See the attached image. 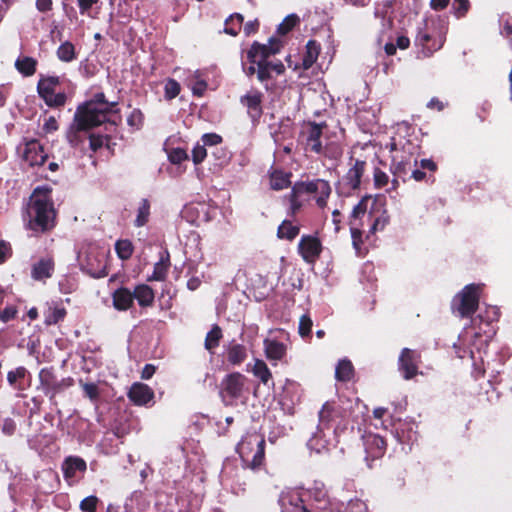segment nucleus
I'll use <instances>...</instances> for the list:
<instances>
[{
	"label": "nucleus",
	"mask_w": 512,
	"mask_h": 512,
	"mask_svg": "<svg viewBox=\"0 0 512 512\" xmlns=\"http://www.w3.org/2000/svg\"><path fill=\"white\" fill-rule=\"evenodd\" d=\"M117 102H108L104 93H97L94 97L80 105L74 115V122L67 132V140L73 147H78L84 142L82 132L92 127L101 125L109 119Z\"/></svg>",
	"instance_id": "f257e3e1"
},
{
	"label": "nucleus",
	"mask_w": 512,
	"mask_h": 512,
	"mask_svg": "<svg viewBox=\"0 0 512 512\" xmlns=\"http://www.w3.org/2000/svg\"><path fill=\"white\" fill-rule=\"evenodd\" d=\"M281 47V42L272 37L267 45L254 42L247 51L249 62L257 65V79L264 85L266 90L271 88L274 75H281L285 71V66L281 61H268V58L271 55L277 54Z\"/></svg>",
	"instance_id": "f03ea898"
},
{
	"label": "nucleus",
	"mask_w": 512,
	"mask_h": 512,
	"mask_svg": "<svg viewBox=\"0 0 512 512\" xmlns=\"http://www.w3.org/2000/svg\"><path fill=\"white\" fill-rule=\"evenodd\" d=\"M279 504L282 512H332L323 489L283 492Z\"/></svg>",
	"instance_id": "7ed1b4c3"
},
{
	"label": "nucleus",
	"mask_w": 512,
	"mask_h": 512,
	"mask_svg": "<svg viewBox=\"0 0 512 512\" xmlns=\"http://www.w3.org/2000/svg\"><path fill=\"white\" fill-rule=\"evenodd\" d=\"M27 228L34 232H46L55 225V210L46 191L36 188L27 207Z\"/></svg>",
	"instance_id": "20e7f679"
},
{
	"label": "nucleus",
	"mask_w": 512,
	"mask_h": 512,
	"mask_svg": "<svg viewBox=\"0 0 512 512\" xmlns=\"http://www.w3.org/2000/svg\"><path fill=\"white\" fill-rule=\"evenodd\" d=\"M319 429L337 435L347 426V412L336 402L327 401L319 411Z\"/></svg>",
	"instance_id": "39448f33"
},
{
	"label": "nucleus",
	"mask_w": 512,
	"mask_h": 512,
	"mask_svg": "<svg viewBox=\"0 0 512 512\" xmlns=\"http://www.w3.org/2000/svg\"><path fill=\"white\" fill-rule=\"evenodd\" d=\"M482 285L468 284L452 301V310L460 317H470L478 308Z\"/></svg>",
	"instance_id": "423d86ee"
},
{
	"label": "nucleus",
	"mask_w": 512,
	"mask_h": 512,
	"mask_svg": "<svg viewBox=\"0 0 512 512\" xmlns=\"http://www.w3.org/2000/svg\"><path fill=\"white\" fill-rule=\"evenodd\" d=\"M240 457L248 461L252 454L251 467L258 468L265 457V440L258 434L253 433L244 437L237 445Z\"/></svg>",
	"instance_id": "0eeeda50"
},
{
	"label": "nucleus",
	"mask_w": 512,
	"mask_h": 512,
	"mask_svg": "<svg viewBox=\"0 0 512 512\" xmlns=\"http://www.w3.org/2000/svg\"><path fill=\"white\" fill-rule=\"evenodd\" d=\"M79 260L82 271L91 277L99 279L108 275L106 254L99 248L89 247L85 251L84 257L79 256Z\"/></svg>",
	"instance_id": "6e6552de"
},
{
	"label": "nucleus",
	"mask_w": 512,
	"mask_h": 512,
	"mask_svg": "<svg viewBox=\"0 0 512 512\" xmlns=\"http://www.w3.org/2000/svg\"><path fill=\"white\" fill-rule=\"evenodd\" d=\"M40 389L54 402L56 395L73 385L70 377L58 379L52 368H42L39 372Z\"/></svg>",
	"instance_id": "1a4fd4ad"
},
{
	"label": "nucleus",
	"mask_w": 512,
	"mask_h": 512,
	"mask_svg": "<svg viewBox=\"0 0 512 512\" xmlns=\"http://www.w3.org/2000/svg\"><path fill=\"white\" fill-rule=\"evenodd\" d=\"M331 132L332 130L324 122H307L301 132L302 136L305 139L306 149L315 154L322 152L323 150L321 138L324 137L325 140L327 138H330Z\"/></svg>",
	"instance_id": "9d476101"
},
{
	"label": "nucleus",
	"mask_w": 512,
	"mask_h": 512,
	"mask_svg": "<svg viewBox=\"0 0 512 512\" xmlns=\"http://www.w3.org/2000/svg\"><path fill=\"white\" fill-rule=\"evenodd\" d=\"M366 165L365 161L356 159L347 173L338 182L336 187L337 192L341 195L348 196L353 191L359 189Z\"/></svg>",
	"instance_id": "9b49d317"
},
{
	"label": "nucleus",
	"mask_w": 512,
	"mask_h": 512,
	"mask_svg": "<svg viewBox=\"0 0 512 512\" xmlns=\"http://www.w3.org/2000/svg\"><path fill=\"white\" fill-rule=\"evenodd\" d=\"M499 317V309L495 306H488L484 312L479 313L478 316L472 320L473 327L478 329V331L475 332V337L478 338L484 334L485 345H487L488 339L495 335V330L491 324L497 321Z\"/></svg>",
	"instance_id": "f8f14e48"
},
{
	"label": "nucleus",
	"mask_w": 512,
	"mask_h": 512,
	"mask_svg": "<svg viewBox=\"0 0 512 512\" xmlns=\"http://www.w3.org/2000/svg\"><path fill=\"white\" fill-rule=\"evenodd\" d=\"M64 479L69 485L77 483L85 474L87 464L79 456H68L64 459L61 466Z\"/></svg>",
	"instance_id": "ddd939ff"
},
{
	"label": "nucleus",
	"mask_w": 512,
	"mask_h": 512,
	"mask_svg": "<svg viewBox=\"0 0 512 512\" xmlns=\"http://www.w3.org/2000/svg\"><path fill=\"white\" fill-rule=\"evenodd\" d=\"M363 441L366 453L365 460L367 462V466L372 468L373 462L380 459L385 454L386 441L380 435L372 433L366 434L363 437Z\"/></svg>",
	"instance_id": "4468645a"
},
{
	"label": "nucleus",
	"mask_w": 512,
	"mask_h": 512,
	"mask_svg": "<svg viewBox=\"0 0 512 512\" xmlns=\"http://www.w3.org/2000/svg\"><path fill=\"white\" fill-rule=\"evenodd\" d=\"M300 187H302L304 193L314 195L318 207L324 208L327 205V200L331 194V186L328 181L314 179L309 182H301Z\"/></svg>",
	"instance_id": "2eb2a0df"
},
{
	"label": "nucleus",
	"mask_w": 512,
	"mask_h": 512,
	"mask_svg": "<svg viewBox=\"0 0 512 512\" xmlns=\"http://www.w3.org/2000/svg\"><path fill=\"white\" fill-rule=\"evenodd\" d=\"M417 163V158L411 153L407 157L398 155L393 156L391 169L394 175V179L392 180V186L394 189L399 185L398 179L405 181L412 168L417 166Z\"/></svg>",
	"instance_id": "dca6fc26"
},
{
	"label": "nucleus",
	"mask_w": 512,
	"mask_h": 512,
	"mask_svg": "<svg viewBox=\"0 0 512 512\" xmlns=\"http://www.w3.org/2000/svg\"><path fill=\"white\" fill-rule=\"evenodd\" d=\"M322 244L317 236L303 235L298 243V252L305 262L314 263L320 256Z\"/></svg>",
	"instance_id": "f3484780"
},
{
	"label": "nucleus",
	"mask_w": 512,
	"mask_h": 512,
	"mask_svg": "<svg viewBox=\"0 0 512 512\" xmlns=\"http://www.w3.org/2000/svg\"><path fill=\"white\" fill-rule=\"evenodd\" d=\"M344 137V130L342 128H334L330 133V138L325 140L322 144V152L317 153L331 160H338L343 154L342 139Z\"/></svg>",
	"instance_id": "a211bd4d"
},
{
	"label": "nucleus",
	"mask_w": 512,
	"mask_h": 512,
	"mask_svg": "<svg viewBox=\"0 0 512 512\" xmlns=\"http://www.w3.org/2000/svg\"><path fill=\"white\" fill-rule=\"evenodd\" d=\"M420 355L417 351L404 348L399 357V370L403 377L408 380L418 373Z\"/></svg>",
	"instance_id": "6ab92c4d"
},
{
	"label": "nucleus",
	"mask_w": 512,
	"mask_h": 512,
	"mask_svg": "<svg viewBox=\"0 0 512 512\" xmlns=\"http://www.w3.org/2000/svg\"><path fill=\"white\" fill-rule=\"evenodd\" d=\"M22 156L30 166H41L48 158L43 146L36 139L29 140L24 144Z\"/></svg>",
	"instance_id": "aec40b11"
},
{
	"label": "nucleus",
	"mask_w": 512,
	"mask_h": 512,
	"mask_svg": "<svg viewBox=\"0 0 512 512\" xmlns=\"http://www.w3.org/2000/svg\"><path fill=\"white\" fill-rule=\"evenodd\" d=\"M245 382L246 377L243 374L239 372L231 373L222 381L223 393L233 399H237L242 395Z\"/></svg>",
	"instance_id": "412c9836"
},
{
	"label": "nucleus",
	"mask_w": 512,
	"mask_h": 512,
	"mask_svg": "<svg viewBox=\"0 0 512 512\" xmlns=\"http://www.w3.org/2000/svg\"><path fill=\"white\" fill-rule=\"evenodd\" d=\"M54 269V259L51 256L42 257L32 265L31 277L35 281L45 282L52 277Z\"/></svg>",
	"instance_id": "4be33fe9"
},
{
	"label": "nucleus",
	"mask_w": 512,
	"mask_h": 512,
	"mask_svg": "<svg viewBox=\"0 0 512 512\" xmlns=\"http://www.w3.org/2000/svg\"><path fill=\"white\" fill-rule=\"evenodd\" d=\"M240 102L247 108V112L253 121H257L262 115V93L251 90L241 97Z\"/></svg>",
	"instance_id": "5701e85b"
},
{
	"label": "nucleus",
	"mask_w": 512,
	"mask_h": 512,
	"mask_svg": "<svg viewBox=\"0 0 512 512\" xmlns=\"http://www.w3.org/2000/svg\"><path fill=\"white\" fill-rule=\"evenodd\" d=\"M128 397L135 405L142 406L153 401L154 392L148 385L138 382L131 386Z\"/></svg>",
	"instance_id": "b1692460"
},
{
	"label": "nucleus",
	"mask_w": 512,
	"mask_h": 512,
	"mask_svg": "<svg viewBox=\"0 0 512 512\" xmlns=\"http://www.w3.org/2000/svg\"><path fill=\"white\" fill-rule=\"evenodd\" d=\"M113 305L119 311L128 310L134 302L133 292L126 287L116 289L112 294Z\"/></svg>",
	"instance_id": "393cba45"
},
{
	"label": "nucleus",
	"mask_w": 512,
	"mask_h": 512,
	"mask_svg": "<svg viewBox=\"0 0 512 512\" xmlns=\"http://www.w3.org/2000/svg\"><path fill=\"white\" fill-rule=\"evenodd\" d=\"M132 292L134 300H137L140 307L146 308L153 305L155 294L149 285L139 284Z\"/></svg>",
	"instance_id": "a878e982"
},
{
	"label": "nucleus",
	"mask_w": 512,
	"mask_h": 512,
	"mask_svg": "<svg viewBox=\"0 0 512 512\" xmlns=\"http://www.w3.org/2000/svg\"><path fill=\"white\" fill-rule=\"evenodd\" d=\"M330 433L325 430L320 431L319 426H317V431L312 435V437L308 440L307 446L310 450H314L317 453L326 450L329 442H330Z\"/></svg>",
	"instance_id": "bb28decb"
},
{
	"label": "nucleus",
	"mask_w": 512,
	"mask_h": 512,
	"mask_svg": "<svg viewBox=\"0 0 512 512\" xmlns=\"http://www.w3.org/2000/svg\"><path fill=\"white\" fill-rule=\"evenodd\" d=\"M227 361L232 365H240L247 358V349L244 345L232 341L227 347Z\"/></svg>",
	"instance_id": "cd10ccee"
},
{
	"label": "nucleus",
	"mask_w": 512,
	"mask_h": 512,
	"mask_svg": "<svg viewBox=\"0 0 512 512\" xmlns=\"http://www.w3.org/2000/svg\"><path fill=\"white\" fill-rule=\"evenodd\" d=\"M444 40L443 35H438L437 38H433L427 31L422 30L418 32L416 37V41L431 52L440 49L443 46Z\"/></svg>",
	"instance_id": "c85d7f7f"
},
{
	"label": "nucleus",
	"mask_w": 512,
	"mask_h": 512,
	"mask_svg": "<svg viewBox=\"0 0 512 512\" xmlns=\"http://www.w3.org/2000/svg\"><path fill=\"white\" fill-rule=\"evenodd\" d=\"M27 377H30V373L28 370L19 366L14 370H11L7 374V381L10 386H12L16 390H24L25 389V380Z\"/></svg>",
	"instance_id": "c756f323"
},
{
	"label": "nucleus",
	"mask_w": 512,
	"mask_h": 512,
	"mask_svg": "<svg viewBox=\"0 0 512 512\" xmlns=\"http://www.w3.org/2000/svg\"><path fill=\"white\" fill-rule=\"evenodd\" d=\"M60 84V77L40 75L37 83V92L40 97L50 95L56 92L57 86Z\"/></svg>",
	"instance_id": "7c9ffc66"
},
{
	"label": "nucleus",
	"mask_w": 512,
	"mask_h": 512,
	"mask_svg": "<svg viewBox=\"0 0 512 512\" xmlns=\"http://www.w3.org/2000/svg\"><path fill=\"white\" fill-rule=\"evenodd\" d=\"M264 349L266 357L269 360H281L286 354V346L283 343L276 340L265 339Z\"/></svg>",
	"instance_id": "2f4dec72"
},
{
	"label": "nucleus",
	"mask_w": 512,
	"mask_h": 512,
	"mask_svg": "<svg viewBox=\"0 0 512 512\" xmlns=\"http://www.w3.org/2000/svg\"><path fill=\"white\" fill-rule=\"evenodd\" d=\"M320 52V45L314 41L309 40L306 44L305 53L302 56L303 69L307 70L316 62Z\"/></svg>",
	"instance_id": "473e14b6"
},
{
	"label": "nucleus",
	"mask_w": 512,
	"mask_h": 512,
	"mask_svg": "<svg viewBox=\"0 0 512 512\" xmlns=\"http://www.w3.org/2000/svg\"><path fill=\"white\" fill-rule=\"evenodd\" d=\"M223 337L222 329L214 324L210 331L206 334L204 347L210 354H214L215 349L219 346Z\"/></svg>",
	"instance_id": "72a5a7b5"
},
{
	"label": "nucleus",
	"mask_w": 512,
	"mask_h": 512,
	"mask_svg": "<svg viewBox=\"0 0 512 512\" xmlns=\"http://www.w3.org/2000/svg\"><path fill=\"white\" fill-rule=\"evenodd\" d=\"M291 173L281 170H274L270 174V187L273 190H283L290 186Z\"/></svg>",
	"instance_id": "f704fd0d"
},
{
	"label": "nucleus",
	"mask_w": 512,
	"mask_h": 512,
	"mask_svg": "<svg viewBox=\"0 0 512 512\" xmlns=\"http://www.w3.org/2000/svg\"><path fill=\"white\" fill-rule=\"evenodd\" d=\"M57 58L61 62L70 63L77 59L75 46L70 41L63 42L56 50Z\"/></svg>",
	"instance_id": "c9c22d12"
},
{
	"label": "nucleus",
	"mask_w": 512,
	"mask_h": 512,
	"mask_svg": "<svg viewBox=\"0 0 512 512\" xmlns=\"http://www.w3.org/2000/svg\"><path fill=\"white\" fill-rule=\"evenodd\" d=\"M354 375V367L350 360L342 359L338 362L335 369V377L338 381L347 382Z\"/></svg>",
	"instance_id": "e433bc0d"
},
{
	"label": "nucleus",
	"mask_w": 512,
	"mask_h": 512,
	"mask_svg": "<svg viewBox=\"0 0 512 512\" xmlns=\"http://www.w3.org/2000/svg\"><path fill=\"white\" fill-rule=\"evenodd\" d=\"M36 66L37 60L28 56L19 57L15 61L16 69L26 77L32 76L36 72Z\"/></svg>",
	"instance_id": "4c0bfd02"
},
{
	"label": "nucleus",
	"mask_w": 512,
	"mask_h": 512,
	"mask_svg": "<svg viewBox=\"0 0 512 512\" xmlns=\"http://www.w3.org/2000/svg\"><path fill=\"white\" fill-rule=\"evenodd\" d=\"M244 17L240 13H234L229 16V18L225 21L224 32L231 35L236 36L241 30L243 24Z\"/></svg>",
	"instance_id": "58836bf2"
},
{
	"label": "nucleus",
	"mask_w": 512,
	"mask_h": 512,
	"mask_svg": "<svg viewBox=\"0 0 512 512\" xmlns=\"http://www.w3.org/2000/svg\"><path fill=\"white\" fill-rule=\"evenodd\" d=\"M252 372L263 384L267 385L272 379V374L263 360L256 359Z\"/></svg>",
	"instance_id": "ea45409f"
},
{
	"label": "nucleus",
	"mask_w": 512,
	"mask_h": 512,
	"mask_svg": "<svg viewBox=\"0 0 512 512\" xmlns=\"http://www.w3.org/2000/svg\"><path fill=\"white\" fill-rule=\"evenodd\" d=\"M299 227L292 222L284 220L278 227L277 235L281 239L293 240L299 234Z\"/></svg>",
	"instance_id": "a19ab883"
},
{
	"label": "nucleus",
	"mask_w": 512,
	"mask_h": 512,
	"mask_svg": "<svg viewBox=\"0 0 512 512\" xmlns=\"http://www.w3.org/2000/svg\"><path fill=\"white\" fill-rule=\"evenodd\" d=\"M66 316L65 308L61 306H53L49 307L45 312V323L47 325L57 324L59 321H62Z\"/></svg>",
	"instance_id": "79ce46f5"
},
{
	"label": "nucleus",
	"mask_w": 512,
	"mask_h": 512,
	"mask_svg": "<svg viewBox=\"0 0 512 512\" xmlns=\"http://www.w3.org/2000/svg\"><path fill=\"white\" fill-rule=\"evenodd\" d=\"M150 216V203L147 199H142L137 210L135 226L142 227L147 224Z\"/></svg>",
	"instance_id": "37998d69"
},
{
	"label": "nucleus",
	"mask_w": 512,
	"mask_h": 512,
	"mask_svg": "<svg viewBox=\"0 0 512 512\" xmlns=\"http://www.w3.org/2000/svg\"><path fill=\"white\" fill-rule=\"evenodd\" d=\"M45 104L51 108H60L66 104L67 95L65 92H55L41 97Z\"/></svg>",
	"instance_id": "c03bdc74"
},
{
	"label": "nucleus",
	"mask_w": 512,
	"mask_h": 512,
	"mask_svg": "<svg viewBox=\"0 0 512 512\" xmlns=\"http://www.w3.org/2000/svg\"><path fill=\"white\" fill-rule=\"evenodd\" d=\"M115 250L120 259L127 260L133 253V245L129 240H118L115 244Z\"/></svg>",
	"instance_id": "a18cd8bd"
},
{
	"label": "nucleus",
	"mask_w": 512,
	"mask_h": 512,
	"mask_svg": "<svg viewBox=\"0 0 512 512\" xmlns=\"http://www.w3.org/2000/svg\"><path fill=\"white\" fill-rule=\"evenodd\" d=\"M144 115L140 109H133L130 115L127 117V124L133 130H139L143 126Z\"/></svg>",
	"instance_id": "49530a36"
},
{
	"label": "nucleus",
	"mask_w": 512,
	"mask_h": 512,
	"mask_svg": "<svg viewBox=\"0 0 512 512\" xmlns=\"http://www.w3.org/2000/svg\"><path fill=\"white\" fill-rule=\"evenodd\" d=\"M299 22V17L295 14L288 15L282 23L278 25L277 31L281 35L287 34Z\"/></svg>",
	"instance_id": "de8ad7c7"
},
{
	"label": "nucleus",
	"mask_w": 512,
	"mask_h": 512,
	"mask_svg": "<svg viewBox=\"0 0 512 512\" xmlns=\"http://www.w3.org/2000/svg\"><path fill=\"white\" fill-rule=\"evenodd\" d=\"M313 321L309 314H304L299 320V334L301 337H310L312 331Z\"/></svg>",
	"instance_id": "09e8293b"
},
{
	"label": "nucleus",
	"mask_w": 512,
	"mask_h": 512,
	"mask_svg": "<svg viewBox=\"0 0 512 512\" xmlns=\"http://www.w3.org/2000/svg\"><path fill=\"white\" fill-rule=\"evenodd\" d=\"M80 385L83 389L85 397L89 398L94 403L99 400V388L95 383H83L80 381Z\"/></svg>",
	"instance_id": "8fccbe9b"
},
{
	"label": "nucleus",
	"mask_w": 512,
	"mask_h": 512,
	"mask_svg": "<svg viewBox=\"0 0 512 512\" xmlns=\"http://www.w3.org/2000/svg\"><path fill=\"white\" fill-rule=\"evenodd\" d=\"M357 224L353 221L350 222V230H351V237H352V244L354 249L356 250V253L358 255H361V244H362V232L360 229H358Z\"/></svg>",
	"instance_id": "3c124183"
},
{
	"label": "nucleus",
	"mask_w": 512,
	"mask_h": 512,
	"mask_svg": "<svg viewBox=\"0 0 512 512\" xmlns=\"http://www.w3.org/2000/svg\"><path fill=\"white\" fill-rule=\"evenodd\" d=\"M470 9L469 0H454L452 3V10L457 18L464 17Z\"/></svg>",
	"instance_id": "603ef678"
},
{
	"label": "nucleus",
	"mask_w": 512,
	"mask_h": 512,
	"mask_svg": "<svg viewBox=\"0 0 512 512\" xmlns=\"http://www.w3.org/2000/svg\"><path fill=\"white\" fill-rule=\"evenodd\" d=\"M165 98L171 100L180 93V84L174 79H168L165 84Z\"/></svg>",
	"instance_id": "864d4df0"
},
{
	"label": "nucleus",
	"mask_w": 512,
	"mask_h": 512,
	"mask_svg": "<svg viewBox=\"0 0 512 512\" xmlns=\"http://www.w3.org/2000/svg\"><path fill=\"white\" fill-rule=\"evenodd\" d=\"M98 503L99 499L94 495H90L80 502L79 507L83 512H96Z\"/></svg>",
	"instance_id": "5fc2aeb1"
},
{
	"label": "nucleus",
	"mask_w": 512,
	"mask_h": 512,
	"mask_svg": "<svg viewBox=\"0 0 512 512\" xmlns=\"http://www.w3.org/2000/svg\"><path fill=\"white\" fill-rule=\"evenodd\" d=\"M389 223V216L386 211H383L381 215L376 217L373 220V223L370 228V232L374 233L376 231H381L385 228V226Z\"/></svg>",
	"instance_id": "6e6d98bb"
},
{
	"label": "nucleus",
	"mask_w": 512,
	"mask_h": 512,
	"mask_svg": "<svg viewBox=\"0 0 512 512\" xmlns=\"http://www.w3.org/2000/svg\"><path fill=\"white\" fill-rule=\"evenodd\" d=\"M206 156V147L202 143L197 142L192 150V160L194 164H200L205 159Z\"/></svg>",
	"instance_id": "4d7b16f0"
},
{
	"label": "nucleus",
	"mask_w": 512,
	"mask_h": 512,
	"mask_svg": "<svg viewBox=\"0 0 512 512\" xmlns=\"http://www.w3.org/2000/svg\"><path fill=\"white\" fill-rule=\"evenodd\" d=\"M194 77H195L196 81L192 86L193 94L197 95V96H202L203 93L206 91L207 83L205 80L200 78L199 71L195 72Z\"/></svg>",
	"instance_id": "13d9d810"
},
{
	"label": "nucleus",
	"mask_w": 512,
	"mask_h": 512,
	"mask_svg": "<svg viewBox=\"0 0 512 512\" xmlns=\"http://www.w3.org/2000/svg\"><path fill=\"white\" fill-rule=\"evenodd\" d=\"M98 2L99 0H77L80 14L94 17L91 14V9L93 5L97 4Z\"/></svg>",
	"instance_id": "bf43d9fd"
},
{
	"label": "nucleus",
	"mask_w": 512,
	"mask_h": 512,
	"mask_svg": "<svg viewBox=\"0 0 512 512\" xmlns=\"http://www.w3.org/2000/svg\"><path fill=\"white\" fill-rule=\"evenodd\" d=\"M186 159H188V154L184 149L181 148L173 149L169 154V160L173 164H180Z\"/></svg>",
	"instance_id": "052dcab7"
},
{
	"label": "nucleus",
	"mask_w": 512,
	"mask_h": 512,
	"mask_svg": "<svg viewBox=\"0 0 512 512\" xmlns=\"http://www.w3.org/2000/svg\"><path fill=\"white\" fill-rule=\"evenodd\" d=\"M389 182V176L379 168L374 170V183L377 188L385 187Z\"/></svg>",
	"instance_id": "680f3d73"
},
{
	"label": "nucleus",
	"mask_w": 512,
	"mask_h": 512,
	"mask_svg": "<svg viewBox=\"0 0 512 512\" xmlns=\"http://www.w3.org/2000/svg\"><path fill=\"white\" fill-rule=\"evenodd\" d=\"M201 141L205 147L216 146L222 142V137L216 133H207L202 136Z\"/></svg>",
	"instance_id": "e2e57ef3"
},
{
	"label": "nucleus",
	"mask_w": 512,
	"mask_h": 512,
	"mask_svg": "<svg viewBox=\"0 0 512 512\" xmlns=\"http://www.w3.org/2000/svg\"><path fill=\"white\" fill-rule=\"evenodd\" d=\"M17 315V309L13 305L6 306L4 309H0V320L8 322L14 319Z\"/></svg>",
	"instance_id": "0e129e2a"
},
{
	"label": "nucleus",
	"mask_w": 512,
	"mask_h": 512,
	"mask_svg": "<svg viewBox=\"0 0 512 512\" xmlns=\"http://www.w3.org/2000/svg\"><path fill=\"white\" fill-rule=\"evenodd\" d=\"M167 273V265L164 263L163 259L155 264L153 279L154 280H163Z\"/></svg>",
	"instance_id": "69168bd1"
},
{
	"label": "nucleus",
	"mask_w": 512,
	"mask_h": 512,
	"mask_svg": "<svg viewBox=\"0 0 512 512\" xmlns=\"http://www.w3.org/2000/svg\"><path fill=\"white\" fill-rule=\"evenodd\" d=\"M106 142V138L103 135L90 134L89 135V146L91 150L97 151Z\"/></svg>",
	"instance_id": "338daca9"
},
{
	"label": "nucleus",
	"mask_w": 512,
	"mask_h": 512,
	"mask_svg": "<svg viewBox=\"0 0 512 512\" xmlns=\"http://www.w3.org/2000/svg\"><path fill=\"white\" fill-rule=\"evenodd\" d=\"M347 512H366V505L359 499L351 500L348 503Z\"/></svg>",
	"instance_id": "774afa93"
}]
</instances>
